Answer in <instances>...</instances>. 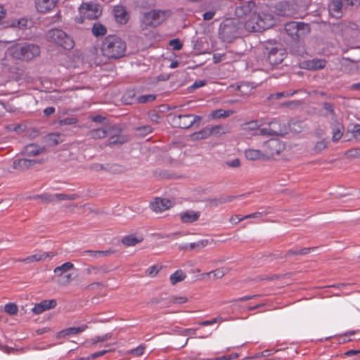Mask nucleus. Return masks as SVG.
Instances as JSON below:
<instances>
[{"label": "nucleus", "instance_id": "f257e3e1", "mask_svg": "<svg viewBox=\"0 0 360 360\" xmlns=\"http://www.w3.org/2000/svg\"><path fill=\"white\" fill-rule=\"evenodd\" d=\"M235 15L248 32H262L273 26L276 20L269 13L260 12L256 4L250 1L247 4L238 6Z\"/></svg>", "mask_w": 360, "mask_h": 360}, {"label": "nucleus", "instance_id": "f03ea898", "mask_svg": "<svg viewBox=\"0 0 360 360\" xmlns=\"http://www.w3.org/2000/svg\"><path fill=\"white\" fill-rule=\"evenodd\" d=\"M101 49L105 57L109 59H118L126 55L127 44L121 37L115 34H109L103 39Z\"/></svg>", "mask_w": 360, "mask_h": 360}, {"label": "nucleus", "instance_id": "7ed1b4c3", "mask_svg": "<svg viewBox=\"0 0 360 360\" xmlns=\"http://www.w3.org/2000/svg\"><path fill=\"white\" fill-rule=\"evenodd\" d=\"M244 27L242 23L236 18H227L220 25L219 35L225 42H232L235 39L243 34Z\"/></svg>", "mask_w": 360, "mask_h": 360}, {"label": "nucleus", "instance_id": "20e7f679", "mask_svg": "<svg viewBox=\"0 0 360 360\" xmlns=\"http://www.w3.org/2000/svg\"><path fill=\"white\" fill-rule=\"evenodd\" d=\"M8 51L14 58L22 60H32L40 54L39 47L32 44H15L10 47Z\"/></svg>", "mask_w": 360, "mask_h": 360}, {"label": "nucleus", "instance_id": "39448f33", "mask_svg": "<svg viewBox=\"0 0 360 360\" xmlns=\"http://www.w3.org/2000/svg\"><path fill=\"white\" fill-rule=\"evenodd\" d=\"M49 41L54 43L65 49H72L75 42L65 32L59 29H52L46 33Z\"/></svg>", "mask_w": 360, "mask_h": 360}, {"label": "nucleus", "instance_id": "423d86ee", "mask_svg": "<svg viewBox=\"0 0 360 360\" xmlns=\"http://www.w3.org/2000/svg\"><path fill=\"white\" fill-rule=\"evenodd\" d=\"M171 14L169 10H153L143 15L142 23L145 26L155 27L163 22Z\"/></svg>", "mask_w": 360, "mask_h": 360}, {"label": "nucleus", "instance_id": "0eeeda50", "mask_svg": "<svg viewBox=\"0 0 360 360\" xmlns=\"http://www.w3.org/2000/svg\"><path fill=\"white\" fill-rule=\"evenodd\" d=\"M285 30L292 40L297 41L310 32V27L308 24L292 21L285 25Z\"/></svg>", "mask_w": 360, "mask_h": 360}, {"label": "nucleus", "instance_id": "6e6552de", "mask_svg": "<svg viewBox=\"0 0 360 360\" xmlns=\"http://www.w3.org/2000/svg\"><path fill=\"white\" fill-rule=\"evenodd\" d=\"M267 60L271 65L280 64L286 57V51L281 44H270L266 47Z\"/></svg>", "mask_w": 360, "mask_h": 360}, {"label": "nucleus", "instance_id": "1a4fd4ad", "mask_svg": "<svg viewBox=\"0 0 360 360\" xmlns=\"http://www.w3.org/2000/svg\"><path fill=\"white\" fill-rule=\"evenodd\" d=\"M171 124L175 127L181 129H188L194 123L200 122L201 117L200 116H194L191 114L172 115L170 117Z\"/></svg>", "mask_w": 360, "mask_h": 360}, {"label": "nucleus", "instance_id": "9d476101", "mask_svg": "<svg viewBox=\"0 0 360 360\" xmlns=\"http://www.w3.org/2000/svg\"><path fill=\"white\" fill-rule=\"evenodd\" d=\"M286 126L284 123L274 120L269 123L268 127L259 130L261 136H282L286 133Z\"/></svg>", "mask_w": 360, "mask_h": 360}, {"label": "nucleus", "instance_id": "9b49d317", "mask_svg": "<svg viewBox=\"0 0 360 360\" xmlns=\"http://www.w3.org/2000/svg\"><path fill=\"white\" fill-rule=\"evenodd\" d=\"M266 158L280 155L285 148V143L278 139H271L264 143Z\"/></svg>", "mask_w": 360, "mask_h": 360}, {"label": "nucleus", "instance_id": "f8f14e48", "mask_svg": "<svg viewBox=\"0 0 360 360\" xmlns=\"http://www.w3.org/2000/svg\"><path fill=\"white\" fill-rule=\"evenodd\" d=\"M80 11L85 18L91 20L96 19L101 15V10L98 6L93 3L84 4Z\"/></svg>", "mask_w": 360, "mask_h": 360}, {"label": "nucleus", "instance_id": "ddd939ff", "mask_svg": "<svg viewBox=\"0 0 360 360\" xmlns=\"http://www.w3.org/2000/svg\"><path fill=\"white\" fill-rule=\"evenodd\" d=\"M172 206L171 200L161 198H155L150 204L151 210L157 213L162 212Z\"/></svg>", "mask_w": 360, "mask_h": 360}, {"label": "nucleus", "instance_id": "4468645a", "mask_svg": "<svg viewBox=\"0 0 360 360\" xmlns=\"http://www.w3.org/2000/svg\"><path fill=\"white\" fill-rule=\"evenodd\" d=\"M115 129V126H105L101 128L91 129L88 134L94 139H101L106 137L108 134H112V131Z\"/></svg>", "mask_w": 360, "mask_h": 360}, {"label": "nucleus", "instance_id": "2eb2a0df", "mask_svg": "<svg viewBox=\"0 0 360 360\" xmlns=\"http://www.w3.org/2000/svg\"><path fill=\"white\" fill-rule=\"evenodd\" d=\"M57 304V302L54 299L44 300L34 305L32 311L35 314H40L46 310L53 309Z\"/></svg>", "mask_w": 360, "mask_h": 360}, {"label": "nucleus", "instance_id": "dca6fc26", "mask_svg": "<svg viewBox=\"0 0 360 360\" xmlns=\"http://www.w3.org/2000/svg\"><path fill=\"white\" fill-rule=\"evenodd\" d=\"M58 0H35L36 8L38 12L46 13L53 10Z\"/></svg>", "mask_w": 360, "mask_h": 360}, {"label": "nucleus", "instance_id": "f3484780", "mask_svg": "<svg viewBox=\"0 0 360 360\" xmlns=\"http://www.w3.org/2000/svg\"><path fill=\"white\" fill-rule=\"evenodd\" d=\"M109 139L107 141V146H115L122 144L127 141L125 136L121 134L120 130L115 127L114 131H112V134H108Z\"/></svg>", "mask_w": 360, "mask_h": 360}, {"label": "nucleus", "instance_id": "a211bd4d", "mask_svg": "<svg viewBox=\"0 0 360 360\" xmlns=\"http://www.w3.org/2000/svg\"><path fill=\"white\" fill-rule=\"evenodd\" d=\"M39 198H41L45 201L50 202L54 200L59 201L61 200H74L78 198L77 194H64V193H56L54 195H41L38 196Z\"/></svg>", "mask_w": 360, "mask_h": 360}, {"label": "nucleus", "instance_id": "6ab92c4d", "mask_svg": "<svg viewBox=\"0 0 360 360\" xmlns=\"http://www.w3.org/2000/svg\"><path fill=\"white\" fill-rule=\"evenodd\" d=\"M113 14L115 20L120 24H125L129 20V15L123 6H115L113 8Z\"/></svg>", "mask_w": 360, "mask_h": 360}, {"label": "nucleus", "instance_id": "aec40b11", "mask_svg": "<svg viewBox=\"0 0 360 360\" xmlns=\"http://www.w3.org/2000/svg\"><path fill=\"white\" fill-rule=\"evenodd\" d=\"M42 163V161L37 160H30L22 158L16 160L13 162V167L17 169H26L31 168L36 164Z\"/></svg>", "mask_w": 360, "mask_h": 360}, {"label": "nucleus", "instance_id": "412c9836", "mask_svg": "<svg viewBox=\"0 0 360 360\" xmlns=\"http://www.w3.org/2000/svg\"><path fill=\"white\" fill-rule=\"evenodd\" d=\"M200 216V212L193 210H187L179 214L181 222L185 224H191L198 220Z\"/></svg>", "mask_w": 360, "mask_h": 360}, {"label": "nucleus", "instance_id": "4be33fe9", "mask_svg": "<svg viewBox=\"0 0 360 360\" xmlns=\"http://www.w3.org/2000/svg\"><path fill=\"white\" fill-rule=\"evenodd\" d=\"M345 7L340 0H333L328 6L330 14L335 18H339L342 15V9Z\"/></svg>", "mask_w": 360, "mask_h": 360}, {"label": "nucleus", "instance_id": "5701e85b", "mask_svg": "<svg viewBox=\"0 0 360 360\" xmlns=\"http://www.w3.org/2000/svg\"><path fill=\"white\" fill-rule=\"evenodd\" d=\"M87 328L86 325H82L78 327H70L64 330H60L58 333V338H65L71 335H76L84 332Z\"/></svg>", "mask_w": 360, "mask_h": 360}, {"label": "nucleus", "instance_id": "b1692460", "mask_svg": "<svg viewBox=\"0 0 360 360\" xmlns=\"http://www.w3.org/2000/svg\"><path fill=\"white\" fill-rule=\"evenodd\" d=\"M54 256H55V254L53 252H40L36 253L34 255H32L31 256H29V257L23 259L22 261L27 262V263H31V262H39V261L44 260L47 257H53Z\"/></svg>", "mask_w": 360, "mask_h": 360}, {"label": "nucleus", "instance_id": "393cba45", "mask_svg": "<svg viewBox=\"0 0 360 360\" xmlns=\"http://www.w3.org/2000/svg\"><path fill=\"white\" fill-rule=\"evenodd\" d=\"M245 156L249 160H265L266 155L263 153L261 150L248 148L245 150Z\"/></svg>", "mask_w": 360, "mask_h": 360}, {"label": "nucleus", "instance_id": "a878e982", "mask_svg": "<svg viewBox=\"0 0 360 360\" xmlns=\"http://www.w3.org/2000/svg\"><path fill=\"white\" fill-rule=\"evenodd\" d=\"M44 150V148H41L36 144H29L24 148L22 153L26 156H37L43 153Z\"/></svg>", "mask_w": 360, "mask_h": 360}, {"label": "nucleus", "instance_id": "bb28decb", "mask_svg": "<svg viewBox=\"0 0 360 360\" xmlns=\"http://www.w3.org/2000/svg\"><path fill=\"white\" fill-rule=\"evenodd\" d=\"M326 61L323 59H313L307 61L305 63V68L311 70H321L325 68Z\"/></svg>", "mask_w": 360, "mask_h": 360}, {"label": "nucleus", "instance_id": "cd10ccee", "mask_svg": "<svg viewBox=\"0 0 360 360\" xmlns=\"http://www.w3.org/2000/svg\"><path fill=\"white\" fill-rule=\"evenodd\" d=\"M114 252L112 250H84L82 252V256H89L94 258L107 257Z\"/></svg>", "mask_w": 360, "mask_h": 360}, {"label": "nucleus", "instance_id": "c85d7f7f", "mask_svg": "<svg viewBox=\"0 0 360 360\" xmlns=\"http://www.w3.org/2000/svg\"><path fill=\"white\" fill-rule=\"evenodd\" d=\"M143 238L142 236H137L134 234L126 236L122 238V243L127 247L134 246L136 244L143 241Z\"/></svg>", "mask_w": 360, "mask_h": 360}, {"label": "nucleus", "instance_id": "c756f323", "mask_svg": "<svg viewBox=\"0 0 360 360\" xmlns=\"http://www.w3.org/2000/svg\"><path fill=\"white\" fill-rule=\"evenodd\" d=\"M260 126L262 124H259L257 120L250 121L246 122L242 125V129L246 131H253L254 134L259 135Z\"/></svg>", "mask_w": 360, "mask_h": 360}, {"label": "nucleus", "instance_id": "7c9ffc66", "mask_svg": "<svg viewBox=\"0 0 360 360\" xmlns=\"http://www.w3.org/2000/svg\"><path fill=\"white\" fill-rule=\"evenodd\" d=\"M186 278V273L181 269H178L170 275L169 281L171 284L174 285L184 281Z\"/></svg>", "mask_w": 360, "mask_h": 360}, {"label": "nucleus", "instance_id": "2f4dec72", "mask_svg": "<svg viewBox=\"0 0 360 360\" xmlns=\"http://www.w3.org/2000/svg\"><path fill=\"white\" fill-rule=\"evenodd\" d=\"M275 11L278 15H288L290 13V4L286 1H281L275 6Z\"/></svg>", "mask_w": 360, "mask_h": 360}, {"label": "nucleus", "instance_id": "473e14b6", "mask_svg": "<svg viewBox=\"0 0 360 360\" xmlns=\"http://www.w3.org/2000/svg\"><path fill=\"white\" fill-rule=\"evenodd\" d=\"M344 127L340 123H336L333 127L332 140L334 142L339 141L343 136Z\"/></svg>", "mask_w": 360, "mask_h": 360}, {"label": "nucleus", "instance_id": "72a5a7b5", "mask_svg": "<svg viewBox=\"0 0 360 360\" xmlns=\"http://www.w3.org/2000/svg\"><path fill=\"white\" fill-rule=\"evenodd\" d=\"M234 111L229 110H224L222 109H217L212 112L210 116L212 119H219V118H225L228 117L231 115L233 114Z\"/></svg>", "mask_w": 360, "mask_h": 360}, {"label": "nucleus", "instance_id": "f704fd0d", "mask_svg": "<svg viewBox=\"0 0 360 360\" xmlns=\"http://www.w3.org/2000/svg\"><path fill=\"white\" fill-rule=\"evenodd\" d=\"M91 32L95 37L104 36L107 32V29L101 23H95L92 27Z\"/></svg>", "mask_w": 360, "mask_h": 360}, {"label": "nucleus", "instance_id": "c9c22d12", "mask_svg": "<svg viewBox=\"0 0 360 360\" xmlns=\"http://www.w3.org/2000/svg\"><path fill=\"white\" fill-rule=\"evenodd\" d=\"M74 267V264L71 262H65L62 265L57 266L54 269V273L57 274L58 276H61L63 274L72 269Z\"/></svg>", "mask_w": 360, "mask_h": 360}, {"label": "nucleus", "instance_id": "e433bc0d", "mask_svg": "<svg viewBox=\"0 0 360 360\" xmlns=\"http://www.w3.org/2000/svg\"><path fill=\"white\" fill-rule=\"evenodd\" d=\"M344 155L349 159L360 158V148H354L345 152Z\"/></svg>", "mask_w": 360, "mask_h": 360}, {"label": "nucleus", "instance_id": "4c0bfd02", "mask_svg": "<svg viewBox=\"0 0 360 360\" xmlns=\"http://www.w3.org/2000/svg\"><path fill=\"white\" fill-rule=\"evenodd\" d=\"M348 131L350 132L353 137L356 141H360V124H356L352 125V127L348 129Z\"/></svg>", "mask_w": 360, "mask_h": 360}, {"label": "nucleus", "instance_id": "58836bf2", "mask_svg": "<svg viewBox=\"0 0 360 360\" xmlns=\"http://www.w3.org/2000/svg\"><path fill=\"white\" fill-rule=\"evenodd\" d=\"M211 136V131L210 128H206L193 134V136L196 139H207Z\"/></svg>", "mask_w": 360, "mask_h": 360}, {"label": "nucleus", "instance_id": "ea45409f", "mask_svg": "<svg viewBox=\"0 0 360 360\" xmlns=\"http://www.w3.org/2000/svg\"><path fill=\"white\" fill-rule=\"evenodd\" d=\"M233 200V197L231 196H227V197H222L220 198H215L212 199L210 201V203L214 206H217L221 204H224L229 202H231Z\"/></svg>", "mask_w": 360, "mask_h": 360}, {"label": "nucleus", "instance_id": "a19ab883", "mask_svg": "<svg viewBox=\"0 0 360 360\" xmlns=\"http://www.w3.org/2000/svg\"><path fill=\"white\" fill-rule=\"evenodd\" d=\"M312 249L313 248H300L299 250H288L287 255H307Z\"/></svg>", "mask_w": 360, "mask_h": 360}, {"label": "nucleus", "instance_id": "79ce46f5", "mask_svg": "<svg viewBox=\"0 0 360 360\" xmlns=\"http://www.w3.org/2000/svg\"><path fill=\"white\" fill-rule=\"evenodd\" d=\"M209 243H209L208 240H206V239L200 240L198 242L191 243L189 244V248L191 250L195 249V248H203L206 247Z\"/></svg>", "mask_w": 360, "mask_h": 360}, {"label": "nucleus", "instance_id": "37998d69", "mask_svg": "<svg viewBox=\"0 0 360 360\" xmlns=\"http://www.w3.org/2000/svg\"><path fill=\"white\" fill-rule=\"evenodd\" d=\"M211 131V135L219 136L221 134H224L226 132L225 128L222 125H216L211 128H210Z\"/></svg>", "mask_w": 360, "mask_h": 360}, {"label": "nucleus", "instance_id": "c03bdc74", "mask_svg": "<svg viewBox=\"0 0 360 360\" xmlns=\"http://www.w3.org/2000/svg\"><path fill=\"white\" fill-rule=\"evenodd\" d=\"M155 99V96L153 94L143 95L138 96L135 100L140 103L151 102Z\"/></svg>", "mask_w": 360, "mask_h": 360}, {"label": "nucleus", "instance_id": "a18cd8bd", "mask_svg": "<svg viewBox=\"0 0 360 360\" xmlns=\"http://www.w3.org/2000/svg\"><path fill=\"white\" fill-rule=\"evenodd\" d=\"M5 311L10 315H15L18 313V309L15 304L8 303L4 308Z\"/></svg>", "mask_w": 360, "mask_h": 360}, {"label": "nucleus", "instance_id": "49530a36", "mask_svg": "<svg viewBox=\"0 0 360 360\" xmlns=\"http://www.w3.org/2000/svg\"><path fill=\"white\" fill-rule=\"evenodd\" d=\"M226 274V271L224 270V269H217L214 271H210L207 273V275L209 276H212L213 278L219 279L222 278Z\"/></svg>", "mask_w": 360, "mask_h": 360}, {"label": "nucleus", "instance_id": "de8ad7c7", "mask_svg": "<svg viewBox=\"0 0 360 360\" xmlns=\"http://www.w3.org/2000/svg\"><path fill=\"white\" fill-rule=\"evenodd\" d=\"M136 131L139 135L145 136L152 132V128L149 125H146L136 128Z\"/></svg>", "mask_w": 360, "mask_h": 360}, {"label": "nucleus", "instance_id": "09e8293b", "mask_svg": "<svg viewBox=\"0 0 360 360\" xmlns=\"http://www.w3.org/2000/svg\"><path fill=\"white\" fill-rule=\"evenodd\" d=\"M328 143V141L326 140H321L316 143L314 147V150L316 153H320L327 148Z\"/></svg>", "mask_w": 360, "mask_h": 360}, {"label": "nucleus", "instance_id": "8fccbe9b", "mask_svg": "<svg viewBox=\"0 0 360 360\" xmlns=\"http://www.w3.org/2000/svg\"><path fill=\"white\" fill-rule=\"evenodd\" d=\"M134 96L135 93L133 90L128 91L123 96V101L127 104L132 103Z\"/></svg>", "mask_w": 360, "mask_h": 360}, {"label": "nucleus", "instance_id": "3c124183", "mask_svg": "<svg viewBox=\"0 0 360 360\" xmlns=\"http://www.w3.org/2000/svg\"><path fill=\"white\" fill-rule=\"evenodd\" d=\"M146 349V347L143 345L138 346L136 348L131 349V354L134 356H141Z\"/></svg>", "mask_w": 360, "mask_h": 360}, {"label": "nucleus", "instance_id": "603ef678", "mask_svg": "<svg viewBox=\"0 0 360 360\" xmlns=\"http://www.w3.org/2000/svg\"><path fill=\"white\" fill-rule=\"evenodd\" d=\"M169 45L175 51H179L182 49L183 44L178 39H172L169 41Z\"/></svg>", "mask_w": 360, "mask_h": 360}, {"label": "nucleus", "instance_id": "864d4df0", "mask_svg": "<svg viewBox=\"0 0 360 360\" xmlns=\"http://www.w3.org/2000/svg\"><path fill=\"white\" fill-rule=\"evenodd\" d=\"M222 321V318L221 316H218L212 320H207V321H202V322L199 323V325L202 326H207L213 325L214 323H217L219 321Z\"/></svg>", "mask_w": 360, "mask_h": 360}, {"label": "nucleus", "instance_id": "5fc2aeb1", "mask_svg": "<svg viewBox=\"0 0 360 360\" xmlns=\"http://www.w3.org/2000/svg\"><path fill=\"white\" fill-rule=\"evenodd\" d=\"M225 164L226 166L232 168H238L240 166V162L238 158H235L233 160L226 161Z\"/></svg>", "mask_w": 360, "mask_h": 360}, {"label": "nucleus", "instance_id": "6e6d98bb", "mask_svg": "<svg viewBox=\"0 0 360 360\" xmlns=\"http://www.w3.org/2000/svg\"><path fill=\"white\" fill-rule=\"evenodd\" d=\"M49 140L53 142V144L57 145L62 141L60 139V134L58 133L51 134L49 136Z\"/></svg>", "mask_w": 360, "mask_h": 360}, {"label": "nucleus", "instance_id": "4d7b16f0", "mask_svg": "<svg viewBox=\"0 0 360 360\" xmlns=\"http://www.w3.org/2000/svg\"><path fill=\"white\" fill-rule=\"evenodd\" d=\"M216 9H212L209 11H206L202 15V18L205 21L212 20L216 14Z\"/></svg>", "mask_w": 360, "mask_h": 360}, {"label": "nucleus", "instance_id": "13d9d810", "mask_svg": "<svg viewBox=\"0 0 360 360\" xmlns=\"http://www.w3.org/2000/svg\"><path fill=\"white\" fill-rule=\"evenodd\" d=\"M111 338H112L111 333H107L102 336H96L94 339V342L97 343V342H105V341L110 340Z\"/></svg>", "mask_w": 360, "mask_h": 360}, {"label": "nucleus", "instance_id": "bf43d9fd", "mask_svg": "<svg viewBox=\"0 0 360 360\" xmlns=\"http://www.w3.org/2000/svg\"><path fill=\"white\" fill-rule=\"evenodd\" d=\"M276 350L266 349L256 354L257 358L267 357L275 353Z\"/></svg>", "mask_w": 360, "mask_h": 360}, {"label": "nucleus", "instance_id": "052dcab7", "mask_svg": "<svg viewBox=\"0 0 360 360\" xmlns=\"http://www.w3.org/2000/svg\"><path fill=\"white\" fill-rule=\"evenodd\" d=\"M77 122V120L75 117H66L60 121V124L70 125Z\"/></svg>", "mask_w": 360, "mask_h": 360}, {"label": "nucleus", "instance_id": "680f3d73", "mask_svg": "<svg viewBox=\"0 0 360 360\" xmlns=\"http://www.w3.org/2000/svg\"><path fill=\"white\" fill-rule=\"evenodd\" d=\"M171 300L174 304H184L188 301V299L186 297L175 296L172 297Z\"/></svg>", "mask_w": 360, "mask_h": 360}, {"label": "nucleus", "instance_id": "e2e57ef3", "mask_svg": "<svg viewBox=\"0 0 360 360\" xmlns=\"http://www.w3.org/2000/svg\"><path fill=\"white\" fill-rule=\"evenodd\" d=\"M244 219L245 218H243V216L236 214L231 217L229 221L231 224H236Z\"/></svg>", "mask_w": 360, "mask_h": 360}, {"label": "nucleus", "instance_id": "0e129e2a", "mask_svg": "<svg viewBox=\"0 0 360 360\" xmlns=\"http://www.w3.org/2000/svg\"><path fill=\"white\" fill-rule=\"evenodd\" d=\"M238 357V354H231L229 355H224L217 358H215V360H232L237 359Z\"/></svg>", "mask_w": 360, "mask_h": 360}, {"label": "nucleus", "instance_id": "69168bd1", "mask_svg": "<svg viewBox=\"0 0 360 360\" xmlns=\"http://www.w3.org/2000/svg\"><path fill=\"white\" fill-rule=\"evenodd\" d=\"M342 4L347 7L348 6H359V0H340Z\"/></svg>", "mask_w": 360, "mask_h": 360}, {"label": "nucleus", "instance_id": "338daca9", "mask_svg": "<svg viewBox=\"0 0 360 360\" xmlns=\"http://www.w3.org/2000/svg\"><path fill=\"white\" fill-rule=\"evenodd\" d=\"M109 170L113 173H121L123 172V168L120 165H113L110 167Z\"/></svg>", "mask_w": 360, "mask_h": 360}, {"label": "nucleus", "instance_id": "774afa93", "mask_svg": "<svg viewBox=\"0 0 360 360\" xmlns=\"http://www.w3.org/2000/svg\"><path fill=\"white\" fill-rule=\"evenodd\" d=\"M323 108L326 110H327L328 112H329L330 114L332 115H334L335 114V112H334V106L333 104L331 103H325L323 104Z\"/></svg>", "mask_w": 360, "mask_h": 360}]
</instances>
